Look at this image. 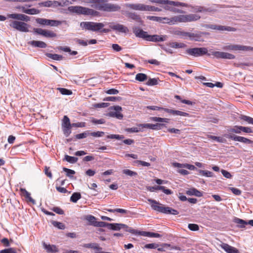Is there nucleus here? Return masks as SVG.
Here are the masks:
<instances>
[{"label":"nucleus","instance_id":"obj_52","mask_svg":"<svg viewBox=\"0 0 253 253\" xmlns=\"http://www.w3.org/2000/svg\"><path fill=\"white\" fill-rule=\"evenodd\" d=\"M121 100V97H114V96H109L106 97L104 100L108 101H120Z\"/></svg>","mask_w":253,"mask_h":253},{"label":"nucleus","instance_id":"obj_63","mask_svg":"<svg viewBox=\"0 0 253 253\" xmlns=\"http://www.w3.org/2000/svg\"><path fill=\"white\" fill-rule=\"evenodd\" d=\"M169 246L170 245L169 244H164L162 245H161V247H158L157 250L158 251L160 252H165L166 251L165 249L169 247Z\"/></svg>","mask_w":253,"mask_h":253},{"label":"nucleus","instance_id":"obj_38","mask_svg":"<svg viewBox=\"0 0 253 253\" xmlns=\"http://www.w3.org/2000/svg\"><path fill=\"white\" fill-rule=\"evenodd\" d=\"M147 19L154 21H157V22H163V23L165 21L164 18L160 17L149 16L147 17Z\"/></svg>","mask_w":253,"mask_h":253},{"label":"nucleus","instance_id":"obj_54","mask_svg":"<svg viewBox=\"0 0 253 253\" xmlns=\"http://www.w3.org/2000/svg\"><path fill=\"white\" fill-rule=\"evenodd\" d=\"M188 228L191 231H198L199 229V226L196 224L190 223L188 226Z\"/></svg>","mask_w":253,"mask_h":253},{"label":"nucleus","instance_id":"obj_44","mask_svg":"<svg viewBox=\"0 0 253 253\" xmlns=\"http://www.w3.org/2000/svg\"><path fill=\"white\" fill-rule=\"evenodd\" d=\"M89 135V132L88 131H84L83 133L78 134L76 135V138L77 139H82L86 137L87 136Z\"/></svg>","mask_w":253,"mask_h":253},{"label":"nucleus","instance_id":"obj_46","mask_svg":"<svg viewBox=\"0 0 253 253\" xmlns=\"http://www.w3.org/2000/svg\"><path fill=\"white\" fill-rule=\"evenodd\" d=\"M62 127L64 135L66 137L68 136L71 133V128L72 127V126H62Z\"/></svg>","mask_w":253,"mask_h":253},{"label":"nucleus","instance_id":"obj_34","mask_svg":"<svg viewBox=\"0 0 253 253\" xmlns=\"http://www.w3.org/2000/svg\"><path fill=\"white\" fill-rule=\"evenodd\" d=\"M65 160L70 163L74 164L78 161V158L75 157L65 155Z\"/></svg>","mask_w":253,"mask_h":253},{"label":"nucleus","instance_id":"obj_28","mask_svg":"<svg viewBox=\"0 0 253 253\" xmlns=\"http://www.w3.org/2000/svg\"><path fill=\"white\" fill-rule=\"evenodd\" d=\"M168 45L173 48H184L186 45L182 42H171L167 44Z\"/></svg>","mask_w":253,"mask_h":253},{"label":"nucleus","instance_id":"obj_24","mask_svg":"<svg viewBox=\"0 0 253 253\" xmlns=\"http://www.w3.org/2000/svg\"><path fill=\"white\" fill-rule=\"evenodd\" d=\"M125 14L129 18L135 20L137 22L141 21V18L140 16L135 12L126 11Z\"/></svg>","mask_w":253,"mask_h":253},{"label":"nucleus","instance_id":"obj_21","mask_svg":"<svg viewBox=\"0 0 253 253\" xmlns=\"http://www.w3.org/2000/svg\"><path fill=\"white\" fill-rule=\"evenodd\" d=\"M126 7L131 9L143 11L144 4L142 3H127L126 4Z\"/></svg>","mask_w":253,"mask_h":253},{"label":"nucleus","instance_id":"obj_13","mask_svg":"<svg viewBox=\"0 0 253 253\" xmlns=\"http://www.w3.org/2000/svg\"><path fill=\"white\" fill-rule=\"evenodd\" d=\"M34 31L39 35H42L46 38H54L56 34L52 31L43 30L41 28H34Z\"/></svg>","mask_w":253,"mask_h":253},{"label":"nucleus","instance_id":"obj_19","mask_svg":"<svg viewBox=\"0 0 253 253\" xmlns=\"http://www.w3.org/2000/svg\"><path fill=\"white\" fill-rule=\"evenodd\" d=\"M133 32L136 37L146 40L147 36H148L146 32L139 28H135L133 29Z\"/></svg>","mask_w":253,"mask_h":253},{"label":"nucleus","instance_id":"obj_55","mask_svg":"<svg viewBox=\"0 0 253 253\" xmlns=\"http://www.w3.org/2000/svg\"><path fill=\"white\" fill-rule=\"evenodd\" d=\"M133 163L135 164L140 165L144 167H149L150 166V163L140 160H136L134 161Z\"/></svg>","mask_w":253,"mask_h":253},{"label":"nucleus","instance_id":"obj_40","mask_svg":"<svg viewBox=\"0 0 253 253\" xmlns=\"http://www.w3.org/2000/svg\"><path fill=\"white\" fill-rule=\"evenodd\" d=\"M123 173L124 174H125L127 175H129L130 176H136L137 175V172L132 171L131 170H129L128 169H125L123 170Z\"/></svg>","mask_w":253,"mask_h":253},{"label":"nucleus","instance_id":"obj_20","mask_svg":"<svg viewBox=\"0 0 253 253\" xmlns=\"http://www.w3.org/2000/svg\"><path fill=\"white\" fill-rule=\"evenodd\" d=\"M110 27L114 30L118 31L122 33H126L128 31V30L126 27L119 24L110 25Z\"/></svg>","mask_w":253,"mask_h":253},{"label":"nucleus","instance_id":"obj_62","mask_svg":"<svg viewBox=\"0 0 253 253\" xmlns=\"http://www.w3.org/2000/svg\"><path fill=\"white\" fill-rule=\"evenodd\" d=\"M230 189L232 192V193L236 195H240L241 194L242 192L239 189L234 187H231L230 188Z\"/></svg>","mask_w":253,"mask_h":253},{"label":"nucleus","instance_id":"obj_15","mask_svg":"<svg viewBox=\"0 0 253 253\" xmlns=\"http://www.w3.org/2000/svg\"><path fill=\"white\" fill-rule=\"evenodd\" d=\"M176 34L180 36L181 38H185L186 37H188L191 40H194L196 41H199L198 39L199 38V36L196 34L178 31L176 32Z\"/></svg>","mask_w":253,"mask_h":253},{"label":"nucleus","instance_id":"obj_9","mask_svg":"<svg viewBox=\"0 0 253 253\" xmlns=\"http://www.w3.org/2000/svg\"><path fill=\"white\" fill-rule=\"evenodd\" d=\"M109 229L113 230H120L121 229H124L125 231L132 234L136 233L135 230L132 229L126 224L122 223H110L109 224Z\"/></svg>","mask_w":253,"mask_h":253},{"label":"nucleus","instance_id":"obj_6","mask_svg":"<svg viewBox=\"0 0 253 253\" xmlns=\"http://www.w3.org/2000/svg\"><path fill=\"white\" fill-rule=\"evenodd\" d=\"M147 200L151 204V207L154 211L165 214L172 215H177L179 213V212L177 210L169 207H163L162 204L155 200L148 199Z\"/></svg>","mask_w":253,"mask_h":253},{"label":"nucleus","instance_id":"obj_56","mask_svg":"<svg viewBox=\"0 0 253 253\" xmlns=\"http://www.w3.org/2000/svg\"><path fill=\"white\" fill-rule=\"evenodd\" d=\"M39 5L44 7H52V1L48 0L46 1L42 2L39 3Z\"/></svg>","mask_w":253,"mask_h":253},{"label":"nucleus","instance_id":"obj_45","mask_svg":"<svg viewBox=\"0 0 253 253\" xmlns=\"http://www.w3.org/2000/svg\"><path fill=\"white\" fill-rule=\"evenodd\" d=\"M173 115L174 116H183V117H189V114L188 113L184 112H182L181 111H178V110H174Z\"/></svg>","mask_w":253,"mask_h":253},{"label":"nucleus","instance_id":"obj_48","mask_svg":"<svg viewBox=\"0 0 253 253\" xmlns=\"http://www.w3.org/2000/svg\"><path fill=\"white\" fill-rule=\"evenodd\" d=\"M158 84V80L155 78H150L146 83L147 85L149 86L157 85Z\"/></svg>","mask_w":253,"mask_h":253},{"label":"nucleus","instance_id":"obj_30","mask_svg":"<svg viewBox=\"0 0 253 253\" xmlns=\"http://www.w3.org/2000/svg\"><path fill=\"white\" fill-rule=\"evenodd\" d=\"M83 247L87 248L93 249L98 251H100L102 249V248L99 247L98 245L96 243L85 244L83 245Z\"/></svg>","mask_w":253,"mask_h":253},{"label":"nucleus","instance_id":"obj_32","mask_svg":"<svg viewBox=\"0 0 253 253\" xmlns=\"http://www.w3.org/2000/svg\"><path fill=\"white\" fill-rule=\"evenodd\" d=\"M81 198V194L78 192H75L71 196L70 201L73 203H76Z\"/></svg>","mask_w":253,"mask_h":253},{"label":"nucleus","instance_id":"obj_29","mask_svg":"<svg viewBox=\"0 0 253 253\" xmlns=\"http://www.w3.org/2000/svg\"><path fill=\"white\" fill-rule=\"evenodd\" d=\"M234 222L237 224V226L239 228H245L247 225V221L237 217L234 218Z\"/></svg>","mask_w":253,"mask_h":253},{"label":"nucleus","instance_id":"obj_26","mask_svg":"<svg viewBox=\"0 0 253 253\" xmlns=\"http://www.w3.org/2000/svg\"><path fill=\"white\" fill-rule=\"evenodd\" d=\"M43 246L44 249L46 250V252L48 253H55L58 251L55 245H51L43 243Z\"/></svg>","mask_w":253,"mask_h":253},{"label":"nucleus","instance_id":"obj_16","mask_svg":"<svg viewBox=\"0 0 253 253\" xmlns=\"http://www.w3.org/2000/svg\"><path fill=\"white\" fill-rule=\"evenodd\" d=\"M166 40V36H160L157 35H149L148 34L147 36L146 41H151V42H160V41H164Z\"/></svg>","mask_w":253,"mask_h":253},{"label":"nucleus","instance_id":"obj_43","mask_svg":"<svg viewBox=\"0 0 253 253\" xmlns=\"http://www.w3.org/2000/svg\"><path fill=\"white\" fill-rule=\"evenodd\" d=\"M209 138H210L212 140H215L218 142H220V143H225L226 141L225 139H224L222 137L213 136V135H211L209 137Z\"/></svg>","mask_w":253,"mask_h":253},{"label":"nucleus","instance_id":"obj_23","mask_svg":"<svg viewBox=\"0 0 253 253\" xmlns=\"http://www.w3.org/2000/svg\"><path fill=\"white\" fill-rule=\"evenodd\" d=\"M186 194L189 196L194 195L198 197L203 196L202 193L195 188H190L186 191Z\"/></svg>","mask_w":253,"mask_h":253},{"label":"nucleus","instance_id":"obj_47","mask_svg":"<svg viewBox=\"0 0 253 253\" xmlns=\"http://www.w3.org/2000/svg\"><path fill=\"white\" fill-rule=\"evenodd\" d=\"M240 119L247 122L249 124L253 125V118L245 115H242Z\"/></svg>","mask_w":253,"mask_h":253},{"label":"nucleus","instance_id":"obj_39","mask_svg":"<svg viewBox=\"0 0 253 253\" xmlns=\"http://www.w3.org/2000/svg\"><path fill=\"white\" fill-rule=\"evenodd\" d=\"M40 10L34 8H31V9H27V10L26 11V14H30V15H35L40 13Z\"/></svg>","mask_w":253,"mask_h":253},{"label":"nucleus","instance_id":"obj_31","mask_svg":"<svg viewBox=\"0 0 253 253\" xmlns=\"http://www.w3.org/2000/svg\"><path fill=\"white\" fill-rule=\"evenodd\" d=\"M45 55L48 58H50L54 60H61L63 58L62 55L57 54L46 53Z\"/></svg>","mask_w":253,"mask_h":253},{"label":"nucleus","instance_id":"obj_1","mask_svg":"<svg viewBox=\"0 0 253 253\" xmlns=\"http://www.w3.org/2000/svg\"><path fill=\"white\" fill-rule=\"evenodd\" d=\"M186 53L189 55L194 57L202 56L204 55L210 56L213 55L217 58L233 59L235 58L234 55L225 52L221 51H212L208 50L206 47H194L188 48L185 51Z\"/></svg>","mask_w":253,"mask_h":253},{"label":"nucleus","instance_id":"obj_22","mask_svg":"<svg viewBox=\"0 0 253 253\" xmlns=\"http://www.w3.org/2000/svg\"><path fill=\"white\" fill-rule=\"evenodd\" d=\"M20 191L21 192V194L23 196L25 197V198L27 199L29 202H31L33 204L35 203V201L32 198L30 193L28 192L25 188H20Z\"/></svg>","mask_w":253,"mask_h":253},{"label":"nucleus","instance_id":"obj_5","mask_svg":"<svg viewBox=\"0 0 253 253\" xmlns=\"http://www.w3.org/2000/svg\"><path fill=\"white\" fill-rule=\"evenodd\" d=\"M200 18V16L195 14L180 15L174 16L170 18L164 17V19L165 20V21L164 23L173 25L179 22H188L196 21Z\"/></svg>","mask_w":253,"mask_h":253},{"label":"nucleus","instance_id":"obj_7","mask_svg":"<svg viewBox=\"0 0 253 253\" xmlns=\"http://www.w3.org/2000/svg\"><path fill=\"white\" fill-rule=\"evenodd\" d=\"M68 10L71 12L78 14L96 16L99 14L97 11L81 6H71L68 7Z\"/></svg>","mask_w":253,"mask_h":253},{"label":"nucleus","instance_id":"obj_25","mask_svg":"<svg viewBox=\"0 0 253 253\" xmlns=\"http://www.w3.org/2000/svg\"><path fill=\"white\" fill-rule=\"evenodd\" d=\"M228 133L226 134L235 135L234 133L240 134L242 132L241 126H235L233 127L227 129Z\"/></svg>","mask_w":253,"mask_h":253},{"label":"nucleus","instance_id":"obj_50","mask_svg":"<svg viewBox=\"0 0 253 253\" xmlns=\"http://www.w3.org/2000/svg\"><path fill=\"white\" fill-rule=\"evenodd\" d=\"M63 170L66 172V175L69 177H72V175L75 173V171L72 169H70L66 168H63Z\"/></svg>","mask_w":253,"mask_h":253},{"label":"nucleus","instance_id":"obj_37","mask_svg":"<svg viewBox=\"0 0 253 253\" xmlns=\"http://www.w3.org/2000/svg\"><path fill=\"white\" fill-rule=\"evenodd\" d=\"M109 223H107L103 221H95L94 223H93V225L100 227H107L109 229Z\"/></svg>","mask_w":253,"mask_h":253},{"label":"nucleus","instance_id":"obj_2","mask_svg":"<svg viewBox=\"0 0 253 253\" xmlns=\"http://www.w3.org/2000/svg\"><path fill=\"white\" fill-rule=\"evenodd\" d=\"M7 17L19 21H12L9 24L11 27L22 32H29V28L30 26L25 22H28L30 20V17L24 14L20 13H12L8 14Z\"/></svg>","mask_w":253,"mask_h":253},{"label":"nucleus","instance_id":"obj_33","mask_svg":"<svg viewBox=\"0 0 253 253\" xmlns=\"http://www.w3.org/2000/svg\"><path fill=\"white\" fill-rule=\"evenodd\" d=\"M147 79V76L143 73H138L135 76V80L139 82H143Z\"/></svg>","mask_w":253,"mask_h":253},{"label":"nucleus","instance_id":"obj_58","mask_svg":"<svg viewBox=\"0 0 253 253\" xmlns=\"http://www.w3.org/2000/svg\"><path fill=\"white\" fill-rule=\"evenodd\" d=\"M91 121L94 124H103L105 123V121L103 119L96 120L94 118H92Z\"/></svg>","mask_w":253,"mask_h":253},{"label":"nucleus","instance_id":"obj_60","mask_svg":"<svg viewBox=\"0 0 253 253\" xmlns=\"http://www.w3.org/2000/svg\"><path fill=\"white\" fill-rule=\"evenodd\" d=\"M159 247V245L155 243H151L146 244L145 245V248L146 249H156Z\"/></svg>","mask_w":253,"mask_h":253},{"label":"nucleus","instance_id":"obj_51","mask_svg":"<svg viewBox=\"0 0 253 253\" xmlns=\"http://www.w3.org/2000/svg\"><path fill=\"white\" fill-rule=\"evenodd\" d=\"M58 89L63 95H71L72 93L70 90L67 89L66 88H58Z\"/></svg>","mask_w":253,"mask_h":253},{"label":"nucleus","instance_id":"obj_11","mask_svg":"<svg viewBox=\"0 0 253 253\" xmlns=\"http://www.w3.org/2000/svg\"><path fill=\"white\" fill-rule=\"evenodd\" d=\"M36 21L37 23L42 25L57 26L61 24V22L60 21L44 18H38L36 19Z\"/></svg>","mask_w":253,"mask_h":253},{"label":"nucleus","instance_id":"obj_12","mask_svg":"<svg viewBox=\"0 0 253 253\" xmlns=\"http://www.w3.org/2000/svg\"><path fill=\"white\" fill-rule=\"evenodd\" d=\"M224 136L227 138L232 139L235 141H239L245 144H253V141L243 136L231 134H225Z\"/></svg>","mask_w":253,"mask_h":253},{"label":"nucleus","instance_id":"obj_4","mask_svg":"<svg viewBox=\"0 0 253 253\" xmlns=\"http://www.w3.org/2000/svg\"><path fill=\"white\" fill-rule=\"evenodd\" d=\"M88 2L92 3V7L101 11L111 12L118 11L121 9L118 4L107 3L104 0H88Z\"/></svg>","mask_w":253,"mask_h":253},{"label":"nucleus","instance_id":"obj_49","mask_svg":"<svg viewBox=\"0 0 253 253\" xmlns=\"http://www.w3.org/2000/svg\"><path fill=\"white\" fill-rule=\"evenodd\" d=\"M107 138L110 139H116L118 140L122 139L124 138V135H120L119 134H110L107 136Z\"/></svg>","mask_w":253,"mask_h":253},{"label":"nucleus","instance_id":"obj_27","mask_svg":"<svg viewBox=\"0 0 253 253\" xmlns=\"http://www.w3.org/2000/svg\"><path fill=\"white\" fill-rule=\"evenodd\" d=\"M29 43L33 46L40 48H45L47 46L46 44L42 41H32Z\"/></svg>","mask_w":253,"mask_h":253},{"label":"nucleus","instance_id":"obj_8","mask_svg":"<svg viewBox=\"0 0 253 253\" xmlns=\"http://www.w3.org/2000/svg\"><path fill=\"white\" fill-rule=\"evenodd\" d=\"M80 26L82 28L94 32L99 31L104 25L102 23H96L93 22H82Z\"/></svg>","mask_w":253,"mask_h":253},{"label":"nucleus","instance_id":"obj_42","mask_svg":"<svg viewBox=\"0 0 253 253\" xmlns=\"http://www.w3.org/2000/svg\"><path fill=\"white\" fill-rule=\"evenodd\" d=\"M72 126L70 119L67 116H64L63 119L62 126Z\"/></svg>","mask_w":253,"mask_h":253},{"label":"nucleus","instance_id":"obj_14","mask_svg":"<svg viewBox=\"0 0 253 253\" xmlns=\"http://www.w3.org/2000/svg\"><path fill=\"white\" fill-rule=\"evenodd\" d=\"M115 111H111L109 113V116L112 117L116 118L118 119L122 120L123 115L121 113L122 108L120 106H114L112 108Z\"/></svg>","mask_w":253,"mask_h":253},{"label":"nucleus","instance_id":"obj_36","mask_svg":"<svg viewBox=\"0 0 253 253\" xmlns=\"http://www.w3.org/2000/svg\"><path fill=\"white\" fill-rule=\"evenodd\" d=\"M198 171L201 174L206 177H211L213 175V173L210 171L203 170L201 169H199Z\"/></svg>","mask_w":253,"mask_h":253},{"label":"nucleus","instance_id":"obj_64","mask_svg":"<svg viewBox=\"0 0 253 253\" xmlns=\"http://www.w3.org/2000/svg\"><path fill=\"white\" fill-rule=\"evenodd\" d=\"M221 173L223 175L227 178H230L232 177L231 174L228 171L222 169L221 170Z\"/></svg>","mask_w":253,"mask_h":253},{"label":"nucleus","instance_id":"obj_53","mask_svg":"<svg viewBox=\"0 0 253 253\" xmlns=\"http://www.w3.org/2000/svg\"><path fill=\"white\" fill-rule=\"evenodd\" d=\"M104 134V132L103 131H96L93 132H89V135L96 137H100L102 136Z\"/></svg>","mask_w":253,"mask_h":253},{"label":"nucleus","instance_id":"obj_10","mask_svg":"<svg viewBox=\"0 0 253 253\" xmlns=\"http://www.w3.org/2000/svg\"><path fill=\"white\" fill-rule=\"evenodd\" d=\"M223 49L230 50H242L253 51V47H251L250 46L242 45L239 44L228 45L224 46Z\"/></svg>","mask_w":253,"mask_h":253},{"label":"nucleus","instance_id":"obj_61","mask_svg":"<svg viewBox=\"0 0 253 253\" xmlns=\"http://www.w3.org/2000/svg\"><path fill=\"white\" fill-rule=\"evenodd\" d=\"M52 211L59 214H63L64 213L63 210L57 207H54L52 209Z\"/></svg>","mask_w":253,"mask_h":253},{"label":"nucleus","instance_id":"obj_18","mask_svg":"<svg viewBox=\"0 0 253 253\" xmlns=\"http://www.w3.org/2000/svg\"><path fill=\"white\" fill-rule=\"evenodd\" d=\"M220 247L227 253H239V251L236 248L228 244L222 243L221 244Z\"/></svg>","mask_w":253,"mask_h":253},{"label":"nucleus","instance_id":"obj_59","mask_svg":"<svg viewBox=\"0 0 253 253\" xmlns=\"http://www.w3.org/2000/svg\"><path fill=\"white\" fill-rule=\"evenodd\" d=\"M49 167H48L47 166L44 167V173L45 174L48 176L49 178L51 179L52 178V174L51 172V171H49Z\"/></svg>","mask_w":253,"mask_h":253},{"label":"nucleus","instance_id":"obj_41","mask_svg":"<svg viewBox=\"0 0 253 253\" xmlns=\"http://www.w3.org/2000/svg\"><path fill=\"white\" fill-rule=\"evenodd\" d=\"M52 225L60 229H64L65 225L63 223L56 221H52Z\"/></svg>","mask_w":253,"mask_h":253},{"label":"nucleus","instance_id":"obj_3","mask_svg":"<svg viewBox=\"0 0 253 253\" xmlns=\"http://www.w3.org/2000/svg\"><path fill=\"white\" fill-rule=\"evenodd\" d=\"M152 3H157L160 5L165 10L171 11L174 13H183L184 12L182 10L179 9L176 7L178 6H187L185 3L174 1L169 0H149Z\"/></svg>","mask_w":253,"mask_h":253},{"label":"nucleus","instance_id":"obj_57","mask_svg":"<svg viewBox=\"0 0 253 253\" xmlns=\"http://www.w3.org/2000/svg\"><path fill=\"white\" fill-rule=\"evenodd\" d=\"M0 253H16V251L14 248H9L0 251Z\"/></svg>","mask_w":253,"mask_h":253},{"label":"nucleus","instance_id":"obj_17","mask_svg":"<svg viewBox=\"0 0 253 253\" xmlns=\"http://www.w3.org/2000/svg\"><path fill=\"white\" fill-rule=\"evenodd\" d=\"M140 126L144 128H150L153 130H159L161 129L163 126H165V125L164 124H141Z\"/></svg>","mask_w":253,"mask_h":253},{"label":"nucleus","instance_id":"obj_35","mask_svg":"<svg viewBox=\"0 0 253 253\" xmlns=\"http://www.w3.org/2000/svg\"><path fill=\"white\" fill-rule=\"evenodd\" d=\"M218 30L219 31H235L236 29L234 28L231 27L229 26H225L218 25Z\"/></svg>","mask_w":253,"mask_h":253}]
</instances>
